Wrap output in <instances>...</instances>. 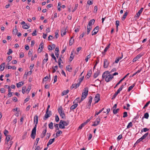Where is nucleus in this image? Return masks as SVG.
<instances>
[{"label": "nucleus", "mask_w": 150, "mask_h": 150, "mask_svg": "<svg viewBox=\"0 0 150 150\" xmlns=\"http://www.w3.org/2000/svg\"><path fill=\"white\" fill-rule=\"evenodd\" d=\"M38 116L37 115H36L34 117L35 126L32 131L31 133L30 134L31 137L33 139H35L36 135V127L38 123Z\"/></svg>", "instance_id": "f257e3e1"}, {"label": "nucleus", "mask_w": 150, "mask_h": 150, "mask_svg": "<svg viewBox=\"0 0 150 150\" xmlns=\"http://www.w3.org/2000/svg\"><path fill=\"white\" fill-rule=\"evenodd\" d=\"M83 91H84V92H83L82 93L81 97V100H80L79 103L81 102L84 99H85L88 94V87L85 88Z\"/></svg>", "instance_id": "f03ea898"}, {"label": "nucleus", "mask_w": 150, "mask_h": 150, "mask_svg": "<svg viewBox=\"0 0 150 150\" xmlns=\"http://www.w3.org/2000/svg\"><path fill=\"white\" fill-rule=\"evenodd\" d=\"M51 115H52L51 111H47V110H46V113L43 119L44 120H46Z\"/></svg>", "instance_id": "7ed1b4c3"}, {"label": "nucleus", "mask_w": 150, "mask_h": 150, "mask_svg": "<svg viewBox=\"0 0 150 150\" xmlns=\"http://www.w3.org/2000/svg\"><path fill=\"white\" fill-rule=\"evenodd\" d=\"M113 76L112 74L108 75L105 78V81L107 82L110 81L113 78Z\"/></svg>", "instance_id": "20e7f679"}, {"label": "nucleus", "mask_w": 150, "mask_h": 150, "mask_svg": "<svg viewBox=\"0 0 150 150\" xmlns=\"http://www.w3.org/2000/svg\"><path fill=\"white\" fill-rule=\"evenodd\" d=\"M99 27L98 26H96L92 32V35H96L98 31Z\"/></svg>", "instance_id": "39448f33"}, {"label": "nucleus", "mask_w": 150, "mask_h": 150, "mask_svg": "<svg viewBox=\"0 0 150 150\" xmlns=\"http://www.w3.org/2000/svg\"><path fill=\"white\" fill-rule=\"evenodd\" d=\"M94 100L95 101L94 104L97 103L100 100V95L98 93L96 95L94 99Z\"/></svg>", "instance_id": "423d86ee"}, {"label": "nucleus", "mask_w": 150, "mask_h": 150, "mask_svg": "<svg viewBox=\"0 0 150 150\" xmlns=\"http://www.w3.org/2000/svg\"><path fill=\"white\" fill-rule=\"evenodd\" d=\"M100 118L99 117H98V118H97L96 119V121L92 125V126H96L98 125L100 121Z\"/></svg>", "instance_id": "0eeeda50"}, {"label": "nucleus", "mask_w": 150, "mask_h": 150, "mask_svg": "<svg viewBox=\"0 0 150 150\" xmlns=\"http://www.w3.org/2000/svg\"><path fill=\"white\" fill-rule=\"evenodd\" d=\"M109 62L107 59H104L103 67L105 68H107L108 67Z\"/></svg>", "instance_id": "6e6552de"}, {"label": "nucleus", "mask_w": 150, "mask_h": 150, "mask_svg": "<svg viewBox=\"0 0 150 150\" xmlns=\"http://www.w3.org/2000/svg\"><path fill=\"white\" fill-rule=\"evenodd\" d=\"M129 73L127 74L126 75H125L122 79H121L118 83H117L116 84L115 86L114 87V88H115L118 85H119L122 81H123L125 78L128 76L129 75Z\"/></svg>", "instance_id": "1a4fd4ad"}, {"label": "nucleus", "mask_w": 150, "mask_h": 150, "mask_svg": "<svg viewBox=\"0 0 150 150\" xmlns=\"http://www.w3.org/2000/svg\"><path fill=\"white\" fill-rule=\"evenodd\" d=\"M121 90L119 88L117 90V92L115 93L114 94V95L112 96V99L113 100L117 96V94L120 93V91H121Z\"/></svg>", "instance_id": "9d476101"}, {"label": "nucleus", "mask_w": 150, "mask_h": 150, "mask_svg": "<svg viewBox=\"0 0 150 150\" xmlns=\"http://www.w3.org/2000/svg\"><path fill=\"white\" fill-rule=\"evenodd\" d=\"M144 8H142L140 9L139 11L137 13L136 15L135 16L136 17H139L140 15V14L142 13Z\"/></svg>", "instance_id": "9b49d317"}, {"label": "nucleus", "mask_w": 150, "mask_h": 150, "mask_svg": "<svg viewBox=\"0 0 150 150\" xmlns=\"http://www.w3.org/2000/svg\"><path fill=\"white\" fill-rule=\"evenodd\" d=\"M59 48L58 47H57L56 49L54 52L55 54V55L58 58L59 56Z\"/></svg>", "instance_id": "f8f14e48"}, {"label": "nucleus", "mask_w": 150, "mask_h": 150, "mask_svg": "<svg viewBox=\"0 0 150 150\" xmlns=\"http://www.w3.org/2000/svg\"><path fill=\"white\" fill-rule=\"evenodd\" d=\"M142 56V55L140 54L138 55L136 57L133 59V62H136L137 60L139 59Z\"/></svg>", "instance_id": "ddd939ff"}, {"label": "nucleus", "mask_w": 150, "mask_h": 150, "mask_svg": "<svg viewBox=\"0 0 150 150\" xmlns=\"http://www.w3.org/2000/svg\"><path fill=\"white\" fill-rule=\"evenodd\" d=\"M95 20L94 19L91 20L89 22L87 26H91L92 25L94 24Z\"/></svg>", "instance_id": "4468645a"}, {"label": "nucleus", "mask_w": 150, "mask_h": 150, "mask_svg": "<svg viewBox=\"0 0 150 150\" xmlns=\"http://www.w3.org/2000/svg\"><path fill=\"white\" fill-rule=\"evenodd\" d=\"M60 123H61L63 125L65 126H67L69 124V122H66L64 120H61L60 121Z\"/></svg>", "instance_id": "2eb2a0df"}, {"label": "nucleus", "mask_w": 150, "mask_h": 150, "mask_svg": "<svg viewBox=\"0 0 150 150\" xmlns=\"http://www.w3.org/2000/svg\"><path fill=\"white\" fill-rule=\"evenodd\" d=\"M100 73V71L98 69L97 71H96L94 73L93 75V77L94 78H96L99 74Z\"/></svg>", "instance_id": "dca6fc26"}, {"label": "nucleus", "mask_w": 150, "mask_h": 150, "mask_svg": "<svg viewBox=\"0 0 150 150\" xmlns=\"http://www.w3.org/2000/svg\"><path fill=\"white\" fill-rule=\"evenodd\" d=\"M5 63H2L1 65L0 66V71H3L4 68L5 66Z\"/></svg>", "instance_id": "f3484780"}, {"label": "nucleus", "mask_w": 150, "mask_h": 150, "mask_svg": "<svg viewBox=\"0 0 150 150\" xmlns=\"http://www.w3.org/2000/svg\"><path fill=\"white\" fill-rule=\"evenodd\" d=\"M74 52V50H73V51L72 52L71 54L70 55V56L69 58V60L71 61L74 58V55L73 54V53Z\"/></svg>", "instance_id": "a211bd4d"}, {"label": "nucleus", "mask_w": 150, "mask_h": 150, "mask_svg": "<svg viewBox=\"0 0 150 150\" xmlns=\"http://www.w3.org/2000/svg\"><path fill=\"white\" fill-rule=\"evenodd\" d=\"M54 140H55L54 138L50 139L48 142V143L47 144V146H48L49 145H50L52 144V143L54 141Z\"/></svg>", "instance_id": "6ab92c4d"}, {"label": "nucleus", "mask_w": 150, "mask_h": 150, "mask_svg": "<svg viewBox=\"0 0 150 150\" xmlns=\"http://www.w3.org/2000/svg\"><path fill=\"white\" fill-rule=\"evenodd\" d=\"M48 55L47 53H46L45 55V57L46 59H44L42 61V64H44L45 63V62H47V61L48 60Z\"/></svg>", "instance_id": "aec40b11"}, {"label": "nucleus", "mask_w": 150, "mask_h": 150, "mask_svg": "<svg viewBox=\"0 0 150 150\" xmlns=\"http://www.w3.org/2000/svg\"><path fill=\"white\" fill-rule=\"evenodd\" d=\"M24 84L23 82L22 81H21L19 82V83H16V86L18 88H19L21 86H22Z\"/></svg>", "instance_id": "412c9836"}, {"label": "nucleus", "mask_w": 150, "mask_h": 150, "mask_svg": "<svg viewBox=\"0 0 150 150\" xmlns=\"http://www.w3.org/2000/svg\"><path fill=\"white\" fill-rule=\"evenodd\" d=\"M92 72L91 69L89 70L86 76H88V77H87V79H89V78L91 76L92 74Z\"/></svg>", "instance_id": "4be33fe9"}, {"label": "nucleus", "mask_w": 150, "mask_h": 150, "mask_svg": "<svg viewBox=\"0 0 150 150\" xmlns=\"http://www.w3.org/2000/svg\"><path fill=\"white\" fill-rule=\"evenodd\" d=\"M92 28V26H87V35H88L90 31L91 30Z\"/></svg>", "instance_id": "5701e85b"}, {"label": "nucleus", "mask_w": 150, "mask_h": 150, "mask_svg": "<svg viewBox=\"0 0 150 150\" xmlns=\"http://www.w3.org/2000/svg\"><path fill=\"white\" fill-rule=\"evenodd\" d=\"M78 105V104L77 103H75L74 105H72L70 108V109L71 110H73L74 109L76 108Z\"/></svg>", "instance_id": "b1692460"}, {"label": "nucleus", "mask_w": 150, "mask_h": 150, "mask_svg": "<svg viewBox=\"0 0 150 150\" xmlns=\"http://www.w3.org/2000/svg\"><path fill=\"white\" fill-rule=\"evenodd\" d=\"M73 38V36L72 37H71V39L70 40L69 42V45L70 46H71V45H72L73 44V43L74 42V39H73L72 40V39Z\"/></svg>", "instance_id": "393cba45"}, {"label": "nucleus", "mask_w": 150, "mask_h": 150, "mask_svg": "<svg viewBox=\"0 0 150 150\" xmlns=\"http://www.w3.org/2000/svg\"><path fill=\"white\" fill-rule=\"evenodd\" d=\"M58 110L59 114L64 112L63 110H62V107L61 106L58 108Z\"/></svg>", "instance_id": "a878e982"}, {"label": "nucleus", "mask_w": 150, "mask_h": 150, "mask_svg": "<svg viewBox=\"0 0 150 150\" xmlns=\"http://www.w3.org/2000/svg\"><path fill=\"white\" fill-rule=\"evenodd\" d=\"M128 13L127 12H125L123 16L122 17V21H124L125 20V18H126V16L127 15Z\"/></svg>", "instance_id": "bb28decb"}, {"label": "nucleus", "mask_w": 150, "mask_h": 150, "mask_svg": "<svg viewBox=\"0 0 150 150\" xmlns=\"http://www.w3.org/2000/svg\"><path fill=\"white\" fill-rule=\"evenodd\" d=\"M104 108H103L101 110H100L98 112H96V114L95 115V116L96 117L97 115H98L102 111H103L104 110Z\"/></svg>", "instance_id": "cd10ccee"}, {"label": "nucleus", "mask_w": 150, "mask_h": 150, "mask_svg": "<svg viewBox=\"0 0 150 150\" xmlns=\"http://www.w3.org/2000/svg\"><path fill=\"white\" fill-rule=\"evenodd\" d=\"M119 110L120 109L119 108H117L116 109H115L113 110V112L114 114H116L119 111Z\"/></svg>", "instance_id": "c85d7f7f"}, {"label": "nucleus", "mask_w": 150, "mask_h": 150, "mask_svg": "<svg viewBox=\"0 0 150 150\" xmlns=\"http://www.w3.org/2000/svg\"><path fill=\"white\" fill-rule=\"evenodd\" d=\"M18 32V30L16 28V25L15 26V29H13V34L16 35Z\"/></svg>", "instance_id": "c756f323"}, {"label": "nucleus", "mask_w": 150, "mask_h": 150, "mask_svg": "<svg viewBox=\"0 0 150 150\" xmlns=\"http://www.w3.org/2000/svg\"><path fill=\"white\" fill-rule=\"evenodd\" d=\"M52 68L53 69V70L52 71V73H54L56 72V70L57 69L58 66L56 65L54 66V67H53Z\"/></svg>", "instance_id": "7c9ffc66"}, {"label": "nucleus", "mask_w": 150, "mask_h": 150, "mask_svg": "<svg viewBox=\"0 0 150 150\" xmlns=\"http://www.w3.org/2000/svg\"><path fill=\"white\" fill-rule=\"evenodd\" d=\"M53 123L51 122L50 124H49L48 125L49 128L51 129H53Z\"/></svg>", "instance_id": "2f4dec72"}, {"label": "nucleus", "mask_w": 150, "mask_h": 150, "mask_svg": "<svg viewBox=\"0 0 150 150\" xmlns=\"http://www.w3.org/2000/svg\"><path fill=\"white\" fill-rule=\"evenodd\" d=\"M135 85V83L133 84L132 86H129L128 89V91H131L132 89L134 87V86Z\"/></svg>", "instance_id": "473e14b6"}, {"label": "nucleus", "mask_w": 150, "mask_h": 150, "mask_svg": "<svg viewBox=\"0 0 150 150\" xmlns=\"http://www.w3.org/2000/svg\"><path fill=\"white\" fill-rule=\"evenodd\" d=\"M67 70L69 72H71V70L72 69V68L70 67L69 65H67L66 67Z\"/></svg>", "instance_id": "72a5a7b5"}, {"label": "nucleus", "mask_w": 150, "mask_h": 150, "mask_svg": "<svg viewBox=\"0 0 150 150\" xmlns=\"http://www.w3.org/2000/svg\"><path fill=\"white\" fill-rule=\"evenodd\" d=\"M69 90H67L66 91H64L62 93V96H63L64 95H66L69 92Z\"/></svg>", "instance_id": "f704fd0d"}, {"label": "nucleus", "mask_w": 150, "mask_h": 150, "mask_svg": "<svg viewBox=\"0 0 150 150\" xmlns=\"http://www.w3.org/2000/svg\"><path fill=\"white\" fill-rule=\"evenodd\" d=\"M119 21H116L115 24L116 25V28L117 31H118V26L119 25Z\"/></svg>", "instance_id": "c9c22d12"}, {"label": "nucleus", "mask_w": 150, "mask_h": 150, "mask_svg": "<svg viewBox=\"0 0 150 150\" xmlns=\"http://www.w3.org/2000/svg\"><path fill=\"white\" fill-rule=\"evenodd\" d=\"M30 27V26L27 25L26 24L22 26V28L24 29H28Z\"/></svg>", "instance_id": "e433bc0d"}, {"label": "nucleus", "mask_w": 150, "mask_h": 150, "mask_svg": "<svg viewBox=\"0 0 150 150\" xmlns=\"http://www.w3.org/2000/svg\"><path fill=\"white\" fill-rule=\"evenodd\" d=\"M148 134V133H146L141 138L142 140L145 139Z\"/></svg>", "instance_id": "4c0bfd02"}, {"label": "nucleus", "mask_w": 150, "mask_h": 150, "mask_svg": "<svg viewBox=\"0 0 150 150\" xmlns=\"http://www.w3.org/2000/svg\"><path fill=\"white\" fill-rule=\"evenodd\" d=\"M62 133V132L61 130H59L56 133V136L55 137V138H57L59 136V134H61Z\"/></svg>", "instance_id": "58836bf2"}, {"label": "nucleus", "mask_w": 150, "mask_h": 150, "mask_svg": "<svg viewBox=\"0 0 150 150\" xmlns=\"http://www.w3.org/2000/svg\"><path fill=\"white\" fill-rule=\"evenodd\" d=\"M39 47L41 48V49L40 50V52L42 51V49L44 48L43 43V42H42L40 43V45H39Z\"/></svg>", "instance_id": "ea45409f"}, {"label": "nucleus", "mask_w": 150, "mask_h": 150, "mask_svg": "<svg viewBox=\"0 0 150 150\" xmlns=\"http://www.w3.org/2000/svg\"><path fill=\"white\" fill-rule=\"evenodd\" d=\"M149 117V115L148 112H146L145 113L144 116L143 117L142 119H143V118L144 117L146 119H148Z\"/></svg>", "instance_id": "a19ab883"}, {"label": "nucleus", "mask_w": 150, "mask_h": 150, "mask_svg": "<svg viewBox=\"0 0 150 150\" xmlns=\"http://www.w3.org/2000/svg\"><path fill=\"white\" fill-rule=\"evenodd\" d=\"M60 115L63 119H65V115L64 112L60 114Z\"/></svg>", "instance_id": "79ce46f5"}, {"label": "nucleus", "mask_w": 150, "mask_h": 150, "mask_svg": "<svg viewBox=\"0 0 150 150\" xmlns=\"http://www.w3.org/2000/svg\"><path fill=\"white\" fill-rule=\"evenodd\" d=\"M80 100V98L79 97L77 98H76L74 101L73 103H77L79 102V101Z\"/></svg>", "instance_id": "37998d69"}, {"label": "nucleus", "mask_w": 150, "mask_h": 150, "mask_svg": "<svg viewBox=\"0 0 150 150\" xmlns=\"http://www.w3.org/2000/svg\"><path fill=\"white\" fill-rule=\"evenodd\" d=\"M149 130V129H148L147 128H145L141 130V132H146L148 131V130Z\"/></svg>", "instance_id": "c03bdc74"}, {"label": "nucleus", "mask_w": 150, "mask_h": 150, "mask_svg": "<svg viewBox=\"0 0 150 150\" xmlns=\"http://www.w3.org/2000/svg\"><path fill=\"white\" fill-rule=\"evenodd\" d=\"M132 123L131 122H130L127 125V128H129L130 127H132Z\"/></svg>", "instance_id": "a18cd8bd"}, {"label": "nucleus", "mask_w": 150, "mask_h": 150, "mask_svg": "<svg viewBox=\"0 0 150 150\" xmlns=\"http://www.w3.org/2000/svg\"><path fill=\"white\" fill-rule=\"evenodd\" d=\"M26 89V86H23L22 88V92L23 93V94H24L25 93V90Z\"/></svg>", "instance_id": "49530a36"}, {"label": "nucleus", "mask_w": 150, "mask_h": 150, "mask_svg": "<svg viewBox=\"0 0 150 150\" xmlns=\"http://www.w3.org/2000/svg\"><path fill=\"white\" fill-rule=\"evenodd\" d=\"M54 126L55 128L56 129L55 131L56 132L57 130H59V129L58 127V124H54Z\"/></svg>", "instance_id": "de8ad7c7"}, {"label": "nucleus", "mask_w": 150, "mask_h": 150, "mask_svg": "<svg viewBox=\"0 0 150 150\" xmlns=\"http://www.w3.org/2000/svg\"><path fill=\"white\" fill-rule=\"evenodd\" d=\"M31 86H29L28 87L27 90H26V91L28 93H29V92L30 91V90H31Z\"/></svg>", "instance_id": "09e8293b"}, {"label": "nucleus", "mask_w": 150, "mask_h": 150, "mask_svg": "<svg viewBox=\"0 0 150 150\" xmlns=\"http://www.w3.org/2000/svg\"><path fill=\"white\" fill-rule=\"evenodd\" d=\"M28 73H29V72H27V74L25 72V74L24 75V76H23V79H26L27 78L28 75Z\"/></svg>", "instance_id": "8fccbe9b"}, {"label": "nucleus", "mask_w": 150, "mask_h": 150, "mask_svg": "<svg viewBox=\"0 0 150 150\" xmlns=\"http://www.w3.org/2000/svg\"><path fill=\"white\" fill-rule=\"evenodd\" d=\"M12 59V56H10L8 57L7 60L8 62H9L10 61H11V60Z\"/></svg>", "instance_id": "3c124183"}, {"label": "nucleus", "mask_w": 150, "mask_h": 150, "mask_svg": "<svg viewBox=\"0 0 150 150\" xmlns=\"http://www.w3.org/2000/svg\"><path fill=\"white\" fill-rule=\"evenodd\" d=\"M54 38V37L51 35H50L48 37V40L49 41L51 40L52 39Z\"/></svg>", "instance_id": "603ef678"}, {"label": "nucleus", "mask_w": 150, "mask_h": 150, "mask_svg": "<svg viewBox=\"0 0 150 150\" xmlns=\"http://www.w3.org/2000/svg\"><path fill=\"white\" fill-rule=\"evenodd\" d=\"M59 120V118L58 116L56 115H55V121L56 122H58Z\"/></svg>", "instance_id": "864d4df0"}, {"label": "nucleus", "mask_w": 150, "mask_h": 150, "mask_svg": "<svg viewBox=\"0 0 150 150\" xmlns=\"http://www.w3.org/2000/svg\"><path fill=\"white\" fill-rule=\"evenodd\" d=\"M6 136V139L5 140H6L7 142H8L10 140V137L11 136L10 135H7Z\"/></svg>", "instance_id": "5fc2aeb1"}, {"label": "nucleus", "mask_w": 150, "mask_h": 150, "mask_svg": "<svg viewBox=\"0 0 150 150\" xmlns=\"http://www.w3.org/2000/svg\"><path fill=\"white\" fill-rule=\"evenodd\" d=\"M13 52V51L11 49H9L8 52L7 53V54L8 55L10 54Z\"/></svg>", "instance_id": "6e6d98bb"}, {"label": "nucleus", "mask_w": 150, "mask_h": 150, "mask_svg": "<svg viewBox=\"0 0 150 150\" xmlns=\"http://www.w3.org/2000/svg\"><path fill=\"white\" fill-rule=\"evenodd\" d=\"M108 75H107V74H105V73L104 72L103 73V75H102V79H104L105 78L106 76H107Z\"/></svg>", "instance_id": "4d7b16f0"}, {"label": "nucleus", "mask_w": 150, "mask_h": 150, "mask_svg": "<svg viewBox=\"0 0 150 150\" xmlns=\"http://www.w3.org/2000/svg\"><path fill=\"white\" fill-rule=\"evenodd\" d=\"M93 98L91 96H90L89 97L88 103H91L92 101Z\"/></svg>", "instance_id": "13d9d810"}, {"label": "nucleus", "mask_w": 150, "mask_h": 150, "mask_svg": "<svg viewBox=\"0 0 150 150\" xmlns=\"http://www.w3.org/2000/svg\"><path fill=\"white\" fill-rule=\"evenodd\" d=\"M46 132L47 130L46 128V129L44 130L42 132L43 137H44L45 136Z\"/></svg>", "instance_id": "bf43d9fd"}, {"label": "nucleus", "mask_w": 150, "mask_h": 150, "mask_svg": "<svg viewBox=\"0 0 150 150\" xmlns=\"http://www.w3.org/2000/svg\"><path fill=\"white\" fill-rule=\"evenodd\" d=\"M39 139H40L39 138H37L36 139V142L35 143L34 145L35 144L36 145V146L38 144V141H39Z\"/></svg>", "instance_id": "052dcab7"}, {"label": "nucleus", "mask_w": 150, "mask_h": 150, "mask_svg": "<svg viewBox=\"0 0 150 150\" xmlns=\"http://www.w3.org/2000/svg\"><path fill=\"white\" fill-rule=\"evenodd\" d=\"M128 116L127 112H125L123 113V117H125Z\"/></svg>", "instance_id": "680f3d73"}, {"label": "nucleus", "mask_w": 150, "mask_h": 150, "mask_svg": "<svg viewBox=\"0 0 150 150\" xmlns=\"http://www.w3.org/2000/svg\"><path fill=\"white\" fill-rule=\"evenodd\" d=\"M126 83H124V84H122V85L119 88L121 90H122V89H123V87H124V86H125V85H126Z\"/></svg>", "instance_id": "e2e57ef3"}, {"label": "nucleus", "mask_w": 150, "mask_h": 150, "mask_svg": "<svg viewBox=\"0 0 150 150\" xmlns=\"http://www.w3.org/2000/svg\"><path fill=\"white\" fill-rule=\"evenodd\" d=\"M97 10L98 7L96 6L94 7V9L93 11V12L95 13H96L97 12Z\"/></svg>", "instance_id": "0e129e2a"}, {"label": "nucleus", "mask_w": 150, "mask_h": 150, "mask_svg": "<svg viewBox=\"0 0 150 150\" xmlns=\"http://www.w3.org/2000/svg\"><path fill=\"white\" fill-rule=\"evenodd\" d=\"M0 91L1 93H4L5 92L6 90L4 88H1L0 89Z\"/></svg>", "instance_id": "69168bd1"}, {"label": "nucleus", "mask_w": 150, "mask_h": 150, "mask_svg": "<svg viewBox=\"0 0 150 150\" xmlns=\"http://www.w3.org/2000/svg\"><path fill=\"white\" fill-rule=\"evenodd\" d=\"M78 6V4H75V6L74 7V8L72 10L73 12H74L77 9Z\"/></svg>", "instance_id": "338daca9"}, {"label": "nucleus", "mask_w": 150, "mask_h": 150, "mask_svg": "<svg viewBox=\"0 0 150 150\" xmlns=\"http://www.w3.org/2000/svg\"><path fill=\"white\" fill-rule=\"evenodd\" d=\"M8 131L6 129H5L4 131V134L5 136H7V134L8 133Z\"/></svg>", "instance_id": "774afa93"}]
</instances>
